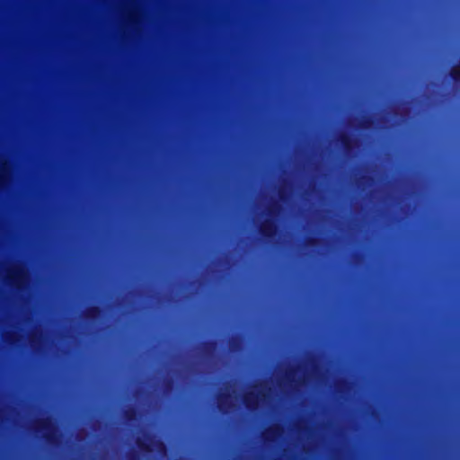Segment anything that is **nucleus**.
<instances>
[{
    "label": "nucleus",
    "instance_id": "39448f33",
    "mask_svg": "<svg viewBox=\"0 0 460 460\" xmlns=\"http://www.w3.org/2000/svg\"><path fill=\"white\" fill-rule=\"evenodd\" d=\"M338 141L341 143L344 151L347 154H349L353 148L355 147L356 139L353 138L350 135L346 133H341L338 137Z\"/></svg>",
    "mask_w": 460,
    "mask_h": 460
},
{
    "label": "nucleus",
    "instance_id": "423d86ee",
    "mask_svg": "<svg viewBox=\"0 0 460 460\" xmlns=\"http://www.w3.org/2000/svg\"><path fill=\"white\" fill-rule=\"evenodd\" d=\"M102 314V310L98 305H92L86 308L84 313V318L89 322H94L98 320Z\"/></svg>",
    "mask_w": 460,
    "mask_h": 460
},
{
    "label": "nucleus",
    "instance_id": "9d476101",
    "mask_svg": "<svg viewBox=\"0 0 460 460\" xmlns=\"http://www.w3.org/2000/svg\"><path fill=\"white\" fill-rule=\"evenodd\" d=\"M230 398L229 394H220L217 396V407L221 411H226V408L229 407L227 400Z\"/></svg>",
    "mask_w": 460,
    "mask_h": 460
},
{
    "label": "nucleus",
    "instance_id": "aec40b11",
    "mask_svg": "<svg viewBox=\"0 0 460 460\" xmlns=\"http://www.w3.org/2000/svg\"><path fill=\"white\" fill-rule=\"evenodd\" d=\"M147 190V179H146V190ZM145 360H147V356H145Z\"/></svg>",
    "mask_w": 460,
    "mask_h": 460
},
{
    "label": "nucleus",
    "instance_id": "20e7f679",
    "mask_svg": "<svg viewBox=\"0 0 460 460\" xmlns=\"http://www.w3.org/2000/svg\"><path fill=\"white\" fill-rule=\"evenodd\" d=\"M260 396L262 398L265 397V394L261 392L260 394H255L253 392H247L243 396V402L245 408L249 411H255L259 407Z\"/></svg>",
    "mask_w": 460,
    "mask_h": 460
},
{
    "label": "nucleus",
    "instance_id": "ddd939ff",
    "mask_svg": "<svg viewBox=\"0 0 460 460\" xmlns=\"http://www.w3.org/2000/svg\"><path fill=\"white\" fill-rule=\"evenodd\" d=\"M296 373V368L291 367L286 372V377L289 382H293L295 379V375Z\"/></svg>",
    "mask_w": 460,
    "mask_h": 460
},
{
    "label": "nucleus",
    "instance_id": "9b49d317",
    "mask_svg": "<svg viewBox=\"0 0 460 460\" xmlns=\"http://www.w3.org/2000/svg\"><path fill=\"white\" fill-rule=\"evenodd\" d=\"M163 386H164V393H166V394L172 393L175 387L174 380L172 378H166L164 381Z\"/></svg>",
    "mask_w": 460,
    "mask_h": 460
},
{
    "label": "nucleus",
    "instance_id": "4468645a",
    "mask_svg": "<svg viewBox=\"0 0 460 460\" xmlns=\"http://www.w3.org/2000/svg\"><path fill=\"white\" fill-rule=\"evenodd\" d=\"M305 244L307 246H312V247L316 246L318 244V239L315 237H309L306 239Z\"/></svg>",
    "mask_w": 460,
    "mask_h": 460
},
{
    "label": "nucleus",
    "instance_id": "f3484780",
    "mask_svg": "<svg viewBox=\"0 0 460 460\" xmlns=\"http://www.w3.org/2000/svg\"><path fill=\"white\" fill-rule=\"evenodd\" d=\"M279 196L281 199H285L286 198V191H285V189L283 187H280L279 190Z\"/></svg>",
    "mask_w": 460,
    "mask_h": 460
},
{
    "label": "nucleus",
    "instance_id": "0eeeda50",
    "mask_svg": "<svg viewBox=\"0 0 460 460\" xmlns=\"http://www.w3.org/2000/svg\"><path fill=\"white\" fill-rule=\"evenodd\" d=\"M23 271L21 269H14L10 270L7 275V280L12 284H16L17 287L22 282L23 279Z\"/></svg>",
    "mask_w": 460,
    "mask_h": 460
},
{
    "label": "nucleus",
    "instance_id": "2eb2a0df",
    "mask_svg": "<svg viewBox=\"0 0 460 460\" xmlns=\"http://www.w3.org/2000/svg\"><path fill=\"white\" fill-rule=\"evenodd\" d=\"M136 11H144V0H136Z\"/></svg>",
    "mask_w": 460,
    "mask_h": 460
},
{
    "label": "nucleus",
    "instance_id": "7ed1b4c3",
    "mask_svg": "<svg viewBox=\"0 0 460 460\" xmlns=\"http://www.w3.org/2000/svg\"><path fill=\"white\" fill-rule=\"evenodd\" d=\"M36 433L43 432L45 441L50 445H57L58 438L57 436V428L50 418L40 419L34 425Z\"/></svg>",
    "mask_w": 460,
    "mask_h": 460
},
{
    "label": "nucleus",
    "instance_id": "1a4fd4ad",
    "mask_svg": "<svg viewBox=\"0 0 460 460\" xmlns=\"http://www.w3.org/2000/svg\"><path fill=\"white\" fill-rule=\"evenodd\" d=\"M282 429L279 426H274L263 433V438L265 440L273 439L274 438L278 437Z\"/></svg>",
    "mask_w": 460,
    "mask_h": 460
},
{
    "label": "nucleus",
    "instance_id": "4be33fe9",
    "mask_svg": "<svg viewBox=\"0 0 460 460\" xmlns=\"http://www.w3.org/2000/svg\"><path fill=\"white\" fill-rule=\"evenodd\" d=\"M145 421H147V419H145ZM147 438V432L146 431V439Z\"/></svg>",
    "mask_w": 460,
    "mask_h": 460
},
{
    "label": "nucleus",
    "instance_id": "f257e3e1",
    "mask_svg": "<svg viewBox=\"0 0 460 460\" xmlns=\"http://www.w3.org/2000/svg\"><path fill=\"white\" fill-rule=\"evenodd\" d=\"M144 352L139 350L138 352V376L137 385V414H138V424L137 429V459H144V376L142 374V358Z\"/></svg>",
    "mask_w": 460,
    "mask_h": 460
},
{
    "label": "nucleus",
    "instance_id": "5701e85b",
    "mask_svg": "<svg viewBox=\"0 0 460 460\" xmlns=\"http://www.w3.org/2000/svg\"><path fill=\"white\" fill-rule=\"evenodd\" d=\"M146 11H147V0H146Z\"/></svg>",
    "mask_w": 460,
    "mask_h": 460
},
{
    "label": "nucleus",
    "instance_id": "b1692460",
    "mask_svg": "<svg viewBox=\"0 0 460 460\" xmlns=\"http://www.w3.org/2000/svg\"><path fill=\"white\" fill-rule=\"evenodd\" d=\"M145 382H146V383L147 382V379H146V378L145 379Z\"/></svg>",
    "mask_w": 460,
    "mask_h": 460
},
{
    "label": "nucleus",
    "instance_id": "412c9836",
    "mask_svg": "<svg viewBox=\"0 0 460 460\" xmlns=\"http://www.w3.org/2000/svg\"><path fill=\"white\" fill-rule=\"evenodd\" d=\"M146 440H147V438L146 439ZM145 450H146V454L147 452H149V447H148V446H147V444H146V443Z\"/></svg>",
    "mask_w": 460,
    "mask_h": 460
},
{
    "label": "nucleus",
    "instance_id": "a211bd4d",
    "mask_svg": "<svg viewBox=\"0 0 460 460\" xmlns=\"http://www.w3.org/2000/svg\"><path fill=\"white\" fill-rule=\"evenodd\" d=\"M125 414L128 419H131V416L135 414V411L134 410H128L126 411Z\"/></svg>",
    "mask_w": 460,
    "mask_h": 460
},
{
    "label": "nucleus",
    "instance_id": "f8f14e48",
    "mask_svg": "<svg viewBox=\"0 0 460 460\" xmlns=\"http://www.w3.org/2000/svg\"><path fill=\"white\" fill-rule=\"evenodd\" d=\"M374 121L370 117L362 119L358 124V127L362 129H368L372 127Z\"/></svg>",
    "mask_w": 460,
    "mask_h": 460
},
{
    "label": "nucleus",
    "instance_id": "6ab92c4d",
    "mask_svg": "<svg viewBox=\"0 0 460 460\" xmlns=\"http://www.w3.org/2000/svg\"><path fill=\"white\" fill-rule=\"evenodd\" d=\"M147 190V177H146V190ZM145 360H147V356H145Z\"/></svg>",
    "mask_w": 460,
    "mask_h": 460
},
{
    "label": "nucleus",
    "instance_id": "f03ea898",
    "mask_svg": "<svg viewBox=\"0 0 460 460\" xmlns=\"http://www.w3.org/2000/svg\"><path fill=\"white\" fill-rule=\"evenodd\" d=\"M280 211V206L274 201L267 208V215L270 217L262 221L259 226L260 234L266 240L271 241L278 234L279 226L274 220Z\"/></svg>",
    "mask_w": 460,
    "mask_h": 460
},
{
    "label": "nucleus",
    "instance_id": "6e6552de",
    "mask_svg": "<svg viewBox=\"0 0 460 460\" xmlns=\"http://www.w3.org/2000/svg\"><path fill=\"white\" fill-rule=\"evenodd\" d=\"M217 341H208L203 342L202 344V353L206 358H211L214 351L217 349Z\"/></svg>",
    "mask_w": 460,
    "mask_h": 460
},
{
    "label": "nucleus",
    "instance_id": "dca6fc26",
    "mask_svg": "<svg viewBox=\"0 0 460 460\" xmlns=\"http://www.w3.org/2000/svg\"><path fill=\"white\" fill-rule=\"evenodd\" d=\"M230 345L232 349H236L239 345V340L237 337H234L231 339Z\"/></svg>",
    "mask_w": 460,
    "mask_h": 460
}]
</instances>
